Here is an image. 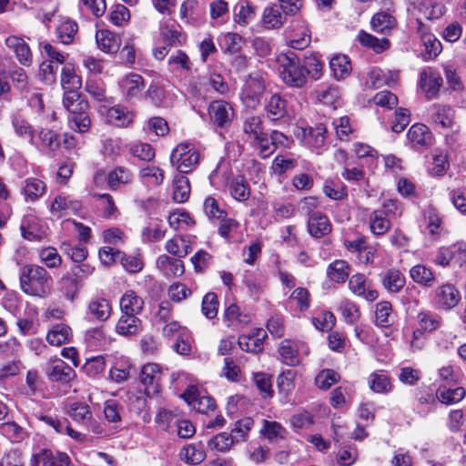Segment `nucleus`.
Instances as JSON below:
<instances>
[{"instance_id":"obj_1","label":"nucleus","mask_w":466,"mask_h":466,"mask_svg":"<svg viewBox=\"0 0 466 466\" xmlns=\"http://www.w3.org/2000/svg\"><path fill=\"white\" fill-rule=\"evenodd\" d=\"M20 287L27 295L44 297L52 278L47 270L35 264L25 265L20 270Z\"/></svg>"},{"instance_id":"obj_2","label":"nucleus","mask_w":466,"mask_h":466,"mask_svg":"<svg viewBox=\"0 0 466 466\" xmlns=\"http://www.w3.org/2000/svg\"><path fill=\"white\" fill-rule=\"evenodd\" d=\"M63 106L68 111V124L71 129L85 133L90 128L91 119L87 114L88 103L79 93H64Z\"/></svg>"},{"instance_id":"obj_3","label":"nucleus","mask_w":466,"mask_h":466,"mask_svg":"<svg viewBox=\"0 0 466 466\" xmlns=\"http://www.w3.org/2000/svg\"><path fill=\"white\" fill-rule=\"evenodd\" d=\"M276 62L282 81L289 86L301 88L307 83L304 67L300 65L296 53L291 50L277 55Z\"/></svg>"},{"instance_id":"obj_4","label":"nucleus","mask_w":466,"mask_h":466,"mask_svg":"<svg viewBox=\"0 0 466 466\" xmlns=\"http://www.w3.org/2000/svg\"><path fill=\"white\" fill-rule=\"evenodd\" d=\"M429 121L433 128L439 131L459 132L460 126L456 119L453 107L443 104H432L428 107Z\"/></svg>"},{"instance_id":"obj_5","label":"nucleus","mask_w":466,"mask_h":466,"mask_svg":"<svg viewBox=\"0 0 466 466\" xmlns=\"http://www.w3.org/2000/svg\"><path fill=\"white\" fill-rule=\"evenodd\" d=\"M170 162L179 173L190 172L199 162V153L190 143H180L172 151Z\"/></svg>"},{"instance_id":"obj_6","label":"nucleus","mask_w":466,"mask_h":466,"mask_svg":"<svg viewBox=\"0 0 466 466\" xmlns=\"http://www.w3.org/2000/svg\"><path fill=\"white\" fill-rule=\"evenodd\" d=\"M279 353L284 364L295 367L300 363L301 355L309 354V349L302 341L283 339L279 344Z\"/></svg>"},{"instance_id":"obj_7","label":"nucleus","mask_w":466,"mask_h":466,"mask_svg":"<svg viewBox=\"0 0 466 466\" xmlns=\"http://www.w3.org/2000/svg\"><path fill=\"white\" fill-rule=\"evenodd\" d=\"M461 299V292L451 283H443L433 291L434 304L442 310L448 311L454 309L460 303Z\"/></svg>"},{"instance_id":"obj_8","label":"nucleus","mask_w":466,"mask_h":466,"mask_svg":"<svg viewBox=\"0 0 466 466\" xmlns=\"http://www.w3.org/2000/svg\"><path fill=\"white\" fill-rule=\"evenodd\" d=\"M265 84L261 77L249 76L241 91V100L247 107L256 108L261 102Z\"/></svg>"},{"instance_id":"obj_9","label":"nucleus","mask_w":466,"mask_h":466,"mask_svg":"<svg viewBox=\"0 0 466 466\" xmlns=\"http://www.w3.org/2000/svg\"><path fill=\"white\" fill-rule=\"evenodd\" d=\"M466 257V243H456L448 247H441L436 251L434 264L446 268L451 262L461 263Z\"/></svg>"},{"instance_id":"obj_10","label":"nucleus","mask_w":466,"mask_h":466,"mask_svg":"<svg viewBox=\"0 0 466 466\" xmlns=\"http://www.w3.org/2000/svg\"><path fill=\"white\" fill-rule=\"evenodd\" d=\"M82 204L79 200L72 199L65 195H57L49 206L51 215L56 218L73 214H79Z\"/></svg>"},{"instance_id":"obj_11","label":"nucleus","mask_w":466,"mask_h":466,"mask_svg":"<svg viewBox=\"0 0 466 466\" xmlns=\"http://www.w3.org/2000/svg\"><path fill=\"white\" fill-rule=\"evenodd\" d=\"M46 375L51 381L67 384L72 381L76 374V371L64 360L56 359L51 360L46 368Z\"/></svg>"},{"instance_id":"obj_12","label":"nucleus","mask_w":466,"mask_h":466,"mask_svg":"<svg viewBox=\"0 0 466 466\" xmlns=\"http://www.w3.org/2000/svg\"><path fill=\"white\" fill-rule=\"evenodd\" d=\"M140 381L145 386V392L151 397L159 392L161 370L159 365L147 363L140 371Z\"/></svg>"},{"instance_id":"obj_13","label":"nucleus","mask_w":466,"mask_h":466,"mask_svg":"<svg viewBox=\"0 0 466 466\" xmlns=\"http://www.w3.org/2000/svg\"><path fill=\"white\" fill-rule=\"evenodd\" d=\"M349 289L357 297L362 298L369 302L375 301L378 297V291L373 289L367 280L365 275L357 273L349 279Z\"/></svg>"},{"instance_id":"obj_14","label":"nucleus","mask_w":466,"mask_h":466,"mask_svg":"<svg viewBox=\"0 0 466 466\" xmlns=\"http://www.w3.org/2000/svg\"><path fill=\"white\" fill-rule=\"evenodd\" d=\"M70 458L66 452L43 449L31 459L32 466H68Z\"/></svg>"},{"instance_id":"obj_15","label":"nucleus","mask_w":466,"mask_h":466,"mask_svg":"<svg viewBox=\"0 0 466 466\" xmlns=\"http://www.w3.org/2000/svg\"><path fill=\"white\" fill-rule=\"evenodd\" d=\"M442 77L432 67L424 68L420 75V86L428 99L437 96L442 86Z\"/></svg>"},{"instance_id":"obj_16","label":"nucleus","mask_w":466,"mask_h":466,"mask_svg":"<svg viewBox=\"0 0 466 466\" xmlns=\"http://www.w3.org/2000/svg\"><path fill=\"white\" fill-rule=\"evenodd\" d=\"M408 10L413 14L418 13L425 19H438L444 14V6L432 0H408Z\"/></svg>"},{"instance_id":"obj_17","label":"nucleus","mask_w":466,"mask_h":466,"mask_svg":"<svg viewBox=\"0 0 466 466\" xmlns=\"http://www.w3.org/2000/svg\"><path fill=\"white\" fill-rule=\"evenodd\" d=\"M418 32L424 46L423 57L425 60L434 59L442 50L441 41L432 34L428 33L420 18H417Z\"/></svg>"},{"instance_id":"obj_18","label":"nucleus","mask_w":466,"mask_h":466,"mask_svg":"<svg viewBox=\"0 0 466 466\" xmlns=\"http://www.w3.org/2000/svg\"><path fill=\"white\" fill-rule=\"evenodd\" d=\"M327 129L324 125L319 124L316 127H308L299 128L297 136L302 141L312 147L321 148L325 145Z\"/></svg>"},{"instance_id":"obj_19","label":"nucleus","mask_w":466,"mask_h":466,"mask_svg":"<svg viewBox=\"0 0 466 466\" xmlns=\"http://www.w3.org/2000/svg\"><path fill=\"white\" fill-rule=\"evenodd\" d=\"M407 138L414 148H426L432 145L433 137L424 124H414L407 133Z\"/></svg>"},{"instance_id":"obj_20","label":"nucleus","mask_w":466,"mask_h":466,"mask_svg":"<svg viewBox=\"0 0 466 466\" xmlns=\"http://www.w3.org/2000/svg\"><path fill=\"white\" fill-rule=\"evenodd\" d=\"M106 120L116 127H128L133 124L134 114L127 107L116 105L106 110Z\"/></svg>"},{"instance_id":"obj_21","label":"nucleus","mask_w":466,"mask_h":466,"mask_svg":"<svg viewBox=\"0 0 466 466\" xmlns=\"http://www.w3.org/2000/svg\"><path fill=\"white\" fill-rule=\"evenodd\" d=\"M209 115L218 127H224L232 121L233 108L226 101L216 100L209 105Z\"/></svg>"},{"instance_id":"obj_22","label":"nucleus","mask_w":466,"mask_h":466,"mask_svg":"<svg viewBox=\"0 0 466 466\" xmlns=\"http://www.w3.org/2000/svg\"><path fill=\"white\" fill-rule=\"evenodd\" d=\"M46 192V183L37 177H28L23 181L21 194L27 203L40 199Z\"/></svg>"},{"instance_id":"obj_23","label":"nucleus","mask_w":466,"mask_h":466,"mask_svg":"<svg viewBox=\"0 0 466 466\" xmlns=\"http://www.w3.org/2000/svg\"><path fill=\"white\" fill-rule=\"evenodd\" d=\"M399 72L383 70L380 67H372L366 81V85L372 88H380L384 85H391L398 81Z\"/></svg>"},{"instance_id":"obj_24","label":"nucleus","mask_w":466,"mask_h":466,"mask_svg":"<svg viewBox=\"0 0 466 466\" xmlns=\"http://www.w3.org/2000/svg\"><path fill=\"white\" fill-rule=\"evenodd\" d=\"M266 336V331L263 329H257L249 334L240 335L238 341V346L246 352H261L263 350V340Z\"/></svg>"},{"instance_id":"obj_25","label":"nucleus","mask_w":466,"mask_h":466,"mask_svg":"<svg viewBox=\"0 0 466 466\" xmlns=\"http://www.w3.org/2000/svg\"><path fill=\"white\" fill-rule=\"evenodd\" d=\"M308 231L315 238H320L331 231V224L329 218L322 212L310 214L308 218Z\"/></svg>"},{"instance_id":"obj_26","label":"nucleus","mask_w":466,"mask_h":466,"mask_svg":"<svg viewBox=\"0 0 466 466\" xmlns=\"http://www.w3.org/2000/svg\"><path fill=\"white\" fill-rule=\"evenodd\" d=\"M121 91L127 100L138 98L145 87L144 79L140 75L129 74L119 83Z\"/></svg>"},{"instance_id":"obj_27","label":"nucleus","mask_w":466,"mask_h":466,"mask_svg":"<svg viewBox=\"0 0 466 466\" xmlns=\"http://www.w3.org/2000/svg\"><path fill=\"white\" fill-rule=\"evenodd\" d=\"M11 124L18 137L27 140L32 146L37 145L35 138V130L26 118L20 115H15L11 118Z\"/></svg>"},{"instance_id":"obj_28","label":"nucleus","mask_w":466,"mask_h":466,"mask_svg":"<svg viewBox=\"0 0 466 466\" xmlns=\"http://www.w3.org/2000/svg\"><path fill=\"white\" fill-rule=\"evenodd\" d=\"M183 397L193 409L200 413H208L210 410H214L216 408L215 401L211 397L198 396L194 389L187 390L183 394Z\"/></svg>"},{"instance_id":"obj_29","label":"nucleus","mask_w":466,"mask_h":466,"mask_svg":"<svg viewBox=\"0 0 466 466\" xmlns=\"http://www.w3.org/2000/svg\"><path fill=\"white\" fill-rule=\"evenodd\" d=\"M287 16L278 5H271L263 11L262 23L267 29H279L285 24Z\"/></svg>"},{"instance_id":"obj_30","label":"nucleus","mask_w":466,"mask_h":466,"mask_svg":"<svg viewBox=\"0 0 466 466\" xmlns=\"http://www.w3.org/2000/svg\"><path fill=\"white\" fill-rule=\"evenodd\" d=\"M123 407L116 400H108L104 403L103 413L108 423H113L111 428L114 433L122 430L120 422L122 421Z\"/></svg>"},{"instance_id":"obj_31","label":"nucleus","mask_w":466,"mask_h":466,"mask_svg":"<svg viewBox=\"0 0 466 466\" xmlns=\"http://www.w3.org/2000/svg\"><path fill=\"white\" fill-rule=\"evenodd\" d=\"M224 319L228 327L238 329L241 326L248 324L251 317L249 314L242 311L238 305L231 304L224 312Z\"/></svg>"},{"instance_id":"obj_32","label":"nucleus","mask_w":466,"mask_h":466,"mask_svg":"<svg viewBox=\"0 0 466 466\" xmlns=\"http://www.w3.org/2000/svg\"><path fill=\"white\" fill-rule=\"evenodd\" d=\"M144 307V300L134 290H127L120 299L122 313L137 316Z\"/></svg>"},{"instance_id":"obj_33","label":"nucleus","mask_w":466,"mask_h":466,"mask_svg":"<svg viewBox=\"0 0 466 466\" xmlns=\"http://www.w3.org/2000/svg\"><path fill=\"white\" fill-rule=\"evenodd\" d=\"M73 338L72 329L64 323H58L46 334V340L52 346H61L71 341Z\"/></svg>"},{"instance_id":"obj_34","label":"nucleus","mask_w":466,"mask_h":466,"mask_svg":"<svg viewBox=\"0 0 466 466\" xmlns=\"http://www.w3.org/2000/svg\"><path fill=\"white\" fill-rule=\"evenodd\" d=\"M142 327L141 320L136 315L122 313L116 325V331L122 336L137 334Z\"/></svg>"},{"instance_id":"obj_35","label":"nucleus","mask_w":466,"mask_h":466,"mask_svg":"<svg viewBox=\"0 0 466 466\" xmlns=\"http://www.w3.org/2000/svg\"><path fill=\"white\" fill-rule=\"evenodd\" d=\"M350 267L346 260L336 259L326 269L327 278L331 282L344 283L350 276Z\"/></svg>"},{"instance_id":"obj_36","label":"nucleus","mask_w":466,"mask_h":466,"mask_svg":"<svg viewBox=\"0 0 466 466\" xmlns=\"http://www.w3.org/2000/svg\"><path fill=\"white\" fill-rule=\"evenodd\" d=\"M66 413L76 422L87 424L92 421L93 414L90 407L84 402L74 401L66 406Z\"/></svg>"},{"instance_id":"obj_37","label":"nucleus","mask_w":466,"mask_h":466,"mask_svg":"<svg viewBox=\"0 0 466 466\" xmlns=\"http://www.w3.org/2000/svg\"><path fill=\"white\" fill-rule=\"evenodd\" d=\"M265 110L271 120L281 119L287 115V101L279 94H274L266 102Z\"/></svg>"},{"instance_id":"obj_38","label":"nucleus","mask_w":466,"mask_h":466,"mask_svg":"<svg viewBox=\"0 0 466 466\" xmlns=\"http://www.w3.org/2000/svg\"><path fill=\"white\" fill-rule=\"evenodd\" d=\"M329 67L337 80L347 78L352 71L351 63L345 55L333 56L329 61Z\"/></svg>"},{"instance_id":"obj_39","label":"nucleus","mask_w":466,"mask_h":466,"mask_svg":"<svg viewBox=\"0 0 466 466\" xmlns=\"http://www.w3.org/2000/svg\"><path fill=\"white\" fill-rule=\"evenodd\" d=\"M61 86L65 91L64 93H78V89L82 86L80 76L76 75L75 68L69 64L65 65L62 68Z\"/></svg>"},{"instance_id":"obj_40","label":"nucleus","mask_w":466,"mask_h":466,"mask_svg":"<svg viewBox=\"0 0 466 466\" xmlns=\"http://www.w3.org/2000/svg\"><path fill=\"white\" fill-rule=\"evenodd\" d=\"M410 279L417 284L430 288L436 280L434 272L425 265L417 264L410 269Z\"/></svg>"},{"instance_id":"obj_41","label":"nucleus","mask_w":466,"mask_h":466,"mask_svg":"<svg viewBox=\"0 0 466 466\" xmlns=\"http://www.w3.org/2000/svg\"><path fill=\"white\" fill-rule=\"evenodd\" d=\"M172 198L175 202H186L190 195V185L188 178L182 173L175 176L172 184Z\"/></svg>"},{"instance_id":"obj_42","label":"nucleus","mask_w":466,"mask_h":466,"mask_svg":"<svg viewBox=\"0 0 466 466\" xmlns=\"http://www.w3.org/2000/svg\"><path fill=\"white\" fill-rule=\"evenodd\" d=\"M466 396V390L463 387L450 389L445 386H440L437 389L438 400L445 405H453L461 401Z\"/></svg>"},{"instance_id":"obj_43","label":"nucleus","mask_w":466,"mask_h":466,"mask_svg":"<svg viewBox=\"0 0 466 466\" xmlns=\"http://www.w3.org/2000/svg\"><path fill=\"white\" fill-rule=\"evenodd\" d=\"M382 285L390 293H399L405 286L404 275L395 268L389 269L383 276Z\"/></svg>"},{"instance_id":"obj_44","label":"nucleus","mask_w":466,"mask_h":466,"mask_svg":"<svg viewBox=\"0 0 466 466\" xmlns=\"http://www.w3.org/2000/svg\"><path fill=\"white\" fill-rule=\"evenodd\" d=\"M233 20L239 25L245 26L250 23L255 16V8L247 0H240L233 10Z\"/></svg>"},{"instance_id":"obj_45","label":"nucleus","mask_w":466,"mask_h":466,"mask_svg":"<svg viewBox=\"0 0 466 466\" xmlns=\"http://www.w3.org/2000/svg\"><path fill=\"white\" fill-rule=\"evenodd\" d=\"M58 289L63 297L72 302L77 297L81 284L73 276L66 275L58 281Z\"/></svg>"},{"instance_id":"obj_46","label":"nucleus","mask_w":466,"mask_h":466,"mask_svg":"<svg viewBox=\"0 0 466 466\" xmlns=\"http://www.w3.org/2000/svg\"><path fill=\"white\" fill-rule=\"evenodd\" d=\"M37 145L35 147H42L51 152H56L59 149L61 142L59 135L52 129L41 128L37 133Z\"/></svg>"},{"instance_id":"obj_47","label":"nucleus","mask_w":466,"mask_h":466,"mask_svg":"<svg viewBox=\"0 0 466 466\" xmlns=\"http://www.w3.org/2000/svg\"><path fill=\"white\" fill-rule=\"evenodd\" d=\"M181 460L188 464L196 465L201 463L206 458V452L201 443L188 444L184 446L179 452Z\"/></svg>"},{"instance_id":"obj_48","label":"nucleus","mask_w":466,"mask_h":466,"mask_svg":"<svg viewBox=\"0 0 466 466\" xmlns=\"http://www.w3.org/2000/svg\"><path fill=\"white\" fill-rule=\"evenodd\" d=\"M98 47L106 53L116 52L120 43L118 37L108 30H99L96 34Z\"/></svg>"},{"instance_id":"obj_49","label":"nucleus","mask_w":466,"mask_h":466,"mask_svg":"<svg viewBox=\"0 0 466 466\" xmlns=\"http://www.w3.org/2000/svg\"><path fill=\"white\" fill-rule=\"evenodd\" d=\"M368 383L372 391L376 393H389L392 385L389 376L382 370L372 372L368 379Z\"/></svg>"},{"instance_id":"obj_50","label":"nucleus","mask_w":466,"mask_h":466,"mask_svg":"<svg viewBox=\"0 0 466 466\" xmlns=\"http://www.w3.org/2000/svg\"><path fill=\"white\" fill-rule=\"evenodd\" d=\"M20 230L24 238L34 241L40 239L38 218L32 215H25L21 222Z\"/></svg>"},{"instance_id":"obj_51","label":"nucleus","mask_w":466,"mask_h":466,"mask_svg":"<svg viewBox=\"0 0 466 466\" xmlns=\"http://www.w3.org/2000/svg\"><path fill=\"white\" fill-rule=\"evenodd\" d=\"M157 267L167 276H181L184 273V264L180 259L161 255L157 260Z\"/></svg>"},{"instance_id":"obj_52","label":"nucleus","mask_w":466,"mask_h":466,"mask_svg":"<svg viewBox=\"0 0 466 466\" xmlns=\"http://www.w3.org/2000/svg\"><path fill=\"white\" fill-rule=\"evenodd\" d=\"M358 40L361 46L371 48L375 53H381L390 47L387 38H378L365 31H360L358 34Z\"/></svg>"},{"instance_id":"obj_53","label":"nucleus","mask_w":466,"mask_h":466,"mask_svg":"<svg viewBox=\"0 0 466 466\" xmlns=\"http://www.w3.org/2000/svg\"><path fill=\"white\" fill-rule=\"evenodd\" d=\"M228 191L230 196L239 202L246 201L250 196L249 186L241 177H234L229 181Z\"/></svg>"},{"instance_id":"obj_54","label":"nucleus","mask_w":466,"mask_h":466,"mask_svg":"<svg viewBox=\"0 0 466 466\" xmlns=\"http://www.w3.org/2000/svg\"><path fill=\"white\" fill-rule=\"evenodd\" d=\"M167 64L172 72H189L192 67L188 56L182 50L173 52L167 59Z\"/></svg>"},{"instance_id":"obj_55","label":"nucleus","mask_w":466,"mask_h":466,"mask_svg":"<svg viewBox=\"0 0 466 466\" xmlns=\"http://www.w3.org/2000/svg\"><path fill=\"white\" fill-rule=\"evenodd\" d=\"M371 27L377 33L388 34L396 25V19L390 14L380 12L373 15Z\"/></svg>"},{"instance_id":"obj_56","label":"nucleus","mask_w":466,"mask_h":466,"mask_svg":"<svg viewBox=\"0 0 466 466\" xmlns=\"http://www.w3.org/2000/svg\"><path fill=\"white\" fill-rule=\"evenodd\" d=\"M139 176L144 184L150 187H157L163 183L165 173L158 167L147 166L140 169Z\"/></svg>"},{"instance_id":"obj_57","label":"nucleus","mask_w":466,"mask_h":466,"mask_svg":"<svg viewBox=\"0 0 466 466\" xmlns=\"http://www.w3.org/2000/svg\"><path fill=\"white\" fill-rule=\"evenodd\" d=\"M370 228L376 236L384 235L390 228V222L386 218L385 212L375 210L370 216Z\"/></svg>"},{"instance_id":"obj_58","label":"nucleus","mask_w":466,"mask_h":466,"mask_svg":"<svg viewBox=\"0 0 466 466\" xmlns=\"http://www.w3.org/2000/svg\"><path fill=\"white\" fill-rule=\"evenodd\" d=\"M417 320L420 328L426 332L435 331L441 327L442 322L441 316L429 310L419 312Z\"/></svg>"},{"instance_id":"obj_59","label":"nucleus","mask_w":466,"mask_h":466,"mask_svg":"<svg viewBox=\"0 0 466 466\" xmlns=\"http://www.w3.org/2000/svg\"><path fill=\"white\" fill-rule=\"evenodd\" d=\"M106 176L108 187L112 190L117 189L120 185L129 183L133 178L130 170L124 167L115 168Z\"/></svg>"},{"instance_id":"obj_60","label":"nucleus","mask_w":466,"mask_h":466,"mask_svg":"<svg viewBox=\"0 0 466 466\" xmlns=\"http://www.w3.org/2000/svg\"><path fill=\"white\" fill-rule=\"evenodd\" d=\"M243 131L250 142L259 138L260 136L266 133L263 128L262 119L258 116L247 117L243 124Z\"/></svg>"},{"instance_id":"obj_61","label":"nucleus","mask_w":466,"mask_h":466,"mask_svg":"<svg viewBox=\"0 0 466 466\" xmlns=\"http://www.w3.org/2000/svg\"><path fill=\"white\" fill-rule=\"evenodd\" d=\"M376 325L382 328L390 327L393 321L392 307L389 301H380L376 305Z\"/></svg>"},{"instance_id":"obj_62","label":"nucleus","mask_w":466,"mask_h":466,"mask_svg":"<svg viewBox=\"0 0 466 466\" xmlns=\"http://www.w3.org/2000/svg\"><path fill=\"white\" fill-rule=\"evenodd\" d=\"M85 340L91 348H105L109 344V338L103 327L88 329L85 334Z\"/></svg>"},{"instance_id":"obj_63","label":"nucleus","mask_w":466,"mask_h":466,"mask_svg":"<svg viewBox=\"0 0 466 466\" xmlns=\"http://www.w3.org/2000/svg\"><path fill=\"white\" fill-rule=\"evenodd\" d=\"M203 211L211 221H218L227 216V211L220 207L218 201L212 196L205 198Z\"/></svg>"},{"instance_id":"obj_64","label":"nucleus","mask_w":466,"mask_h":466,"mask_svg":"<svg viewBox=\"0 0 466 466\" xmlns=\"http://www.w3.org/2000/svg\"><path fill=\"white\" fill-rule=\"evenodd\" d=\"M90 314L98 320H106L111 314V307L108 300L97 299L92 300L88 305Z\"/></svg>"}]
</instances>
